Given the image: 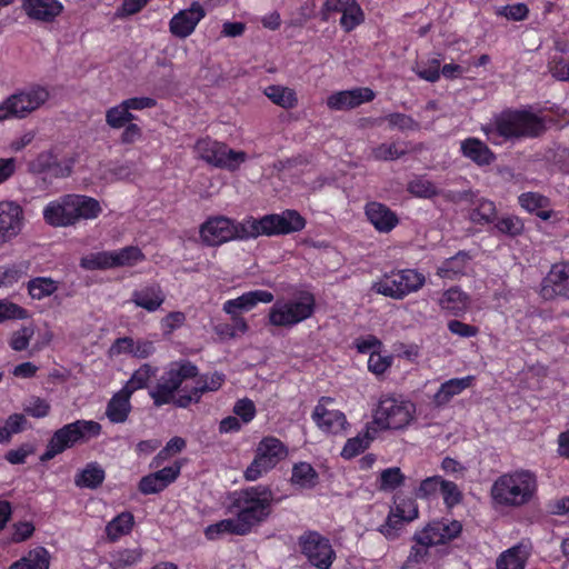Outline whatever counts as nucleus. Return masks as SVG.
Wrapping results in <instances>:
<instances>
[{"instance_id":"1","label":"nucleus","mask_w":569,"mask_h":569,"mask_svg":"<svg viewBox=\"0 0 569 569\" xmlns=\"http://www.w3.org/2000/svg\"><path fill=\"white\" fill-rule=\"evenodd\" d=\"M538 479L528 469L505 472L496 478L490 488L491 502L496 508H519L536 497Z\"/></svg>"},{"instance_id":"2","label":"nucleus","mask_w":569,"mask_h":569,"mask_svg":"<svg viewBox=\"0 0 569 569\" xmlns=\"http://www.w3.org/2000/svg\"><path fill=\"white\" fill-rule=\"evenodd\" d=\"M487 139L493 144L508 140L538 136L543 123L537 116L527 111H503L481 127Z\"/></svg>"},{"instance_id":"3","label":"nucleus","mask_w":569,"mask_h":569,"mask_svg":"<svg viewBox=\"0 0 569 569\" xmlns=\"http://www.w3.org/2000/svg\"><path fill=\"white\" fill-rule=\"evenodd\" d=\"M272 501L271 489L262 485L246 488L237 495L232 508L246 535L269 517Z\"/></svg>"},{"instance_id":"4","label":"nucleus","mask_w":569,"mask_h":569,"mask_svg":"<svg viewBox=\"0 0 569 569\" xmlns=\"http://www.w3.org/2000/svg\"><path fill=\"white\" fill-rule=\"evenodd\" d=\"M316 310V299L308 291L292 298H280L270 307L267 320L274 328L292 329L311 318Z\"/></svg>"},{"instance_id":"5","label":"nucleus","mask_w":569,"mask_h":569,"mask_svg":"<svg viewBox=\"0 0 569 569\" xmlns=\"http://www.w3.org/2000/svg\"><path fill=\"white\" fill-rule=\"evenodd\" d=\"M416 411V405L402 396H382L372 413L373 431L405 429L415 421Z\"/></svg>"},{"instance_id":"6","label":"nucleus","mask_w":569,"mask_h":569,"mask_svg":"<svg viewBox=\"0 0 569 569\" xmlns=\"http://www.w3.org/2000/svg\"><path fill=\"white\" fill-rule=\"evenodd\" d=\"M100 432V423L93 420H77L64 425L53 432L40 460L47 462L76 443L98 437Z\"/></svg>"},{"instance_id":"7","label":"nucleus","mask_w":569,"mask_h":569,"mask_svg":"<svg viewBox=\"0 0 569 569\" xmlns=\"http://www.w3.org/2000/svg\"><path fill=\"white\" fill-rule=\"evenodd\" d=\"M426 283L423 273L416 269H398L385 273L371 284V291L392 299H403L419 291Z\"/></svg>"},{"instance_id":"8","label":"nucleus","mask_w":569,"mask_h":569,"mask_svg":"<svg viewBox=\"0 0 569 569\" xmlns=\"http://www.w3.org/2000/svg\"><path fill=\"white\" fill-rule=\"evenodd\" d=\"M198 377V368L188 360L173 361L168 366V369L150 391L157 407L168 405L177 401L174 393L189 378Z\"/></svg>"},{"instance_id":"9","label":"nucleus","mask_w":569,"mask_h":569,"mask_svg":"<svg viewBox=\"0 0 569 569\" xmlns=\"http://www.w3.org/2000/svg\"><path fill=\"white\" fill-rule=\"evenodd\" d=\"M50 97L48 88L33 84L0 102V121L10 118L23 119L43 106Z\"/></svg>"},{"instance_id":"10","label":"nucleus","mask_w":569,"mask_h":569,"mask_svg":"<svg viewBox=\"0 0 569 569\" xmlns=\"http://www.w3.org/2000/svg\"><path fill=\"white\" fill-rule=\"evenodd\" d=\"M288 456L287 446L276 437H264L257 445L254 458L244 470V479L256 481Z\"/></svg>"},{"instance_id":"11","label":"nucleus","mask_w":569,"mask_h":569,"mask_svg":"<svg viewBox=\"0 0 569 569\" xmlns=\"http://www.w3.org/2000/svg\"><path fill=\"white\" fill-rule=\"evenodd\" d=\"M194 152L207 163L228 171L238 170L248 160L244 151L233 150L226 143L210 138L199 139L194 146Z\"/></svg>"},{"instance_id":"12","label":"nucleus","mask_w":569,"mask_h":569,"mask_svg":"<svg viewBox=\"0 0 569 569\" xmlns=\"http://www.w3.org/2000/svg\"><path fill=\"white\" fill-rule=\"evenodd\" d=\"M301 553L317 569H330L336 552L330 540L317 531H308L298 541Z\"/></svg>"},{"instance_id":"13","label":"nucleus","mask_w":569,"mask_h":569,"mask_svg":"<svg viewBox=\"0 0 569 569\" xmlns=\"http://www.w3.org/2000/svg\"><path fill=\"white\" fill-rule=\"evenodd\" d=\"M333 398L321 397L311 413V418L322 432L337 436L345 433L350 425L346 415L333 408Z\"/></svg>"},{"instance_id":"14","label":"nucleus","mask_w":569,"mask_h":569,"mask_svg":"<svg viewBox=\"0 0 569 569\" xmlns=\"http://www.w3.org/2000/svg\"><path fill=\"white\" fill-rule=\"evenodd\" d=\"M199 234L201 241L210 247L239 240V222L226 216H212L200 226Z\"/></svg>"},{"instance_id":"15","label":"nucleus","mask_w":569,"mask_h":569,"mask_svg":"<svg viewBox=\"0 0 569 569\" xmlns=\"http://www.w3.org/2000/svg\"><path fill=\"white\" fill-rule=\"evenodd\" d=\"M340 13V26L349 32L358 27L365 19V14L356 0H326L321 14L325 20H329L332 14Z\"/></svg>"},{"instance_id":"16","label":"nucleus","mask_w":569,"mask_h":569,"mask_svg":"<svg viewBox=\"0 0 569 569\" xmlns=\"http://www.w3.org/2000/svg\"><path fill=\"white\" fill-rule=\"evenodd\" d=\"M462 526L457 520H437L429 522L423 529L417 531L413 539L432 546L443 545L455 539L461 532Z\"/></svg>"},{"instance_id":"17","label":"nucleus","mask_w":569,"mask_h":569,"mask_svg":"<svg viewBox=\"0 0 569 569\" xmlns=\"http://www.w3.org/2000/svg\"><path fill=\"white\" fill-rule=\"evenodd\" d=\"M206 17V10L194 1L188 9L180 10L169 21V30L172 36L186 39L191 36L198 23Z\"/></svg>"},{"instance_id":"18","label":"nucleus","mask_w":569,"mask_h":569,"mask_svg":"<svg viewBox=\"0 0 569 569\" xmlns=\"http://www.w3.org/2000/svg\"><path fill=\"white\" fill-rule=\"evenodd\" d=\"M540 295L546 300L557 296L569 299V261L555 263L548 274L543 278Z\"/></svg>"},{"instance_id":"19","label":"nucleus","mask_w":569,"mask_h":569,"mask_svg":"<svg viewBox=\"0 0 569 569\" xmlns=\"http://www.w3.org/2000/svg\"><path fill=\"white\" fill-rule=\"evenodd\" d=\"M418 517V507L412 499L396 501V506L388 516L386 523L380 527V532L388 539H395L403 522H409Z\"/></svg>"},{"instance_id":"20","label":"nucleus","mask_w":569,"mask_h":569,"mask_svg":"<svg viewBox=\"0 0 569 569\" xmlns=\"http://www.w3.org/2000/svg\"><path fill=\"white\" fill-rule=\"evenodd\" d=\"M23 210L14 201L0 202V243L16 238L23 228Z\"/></svg>"},{"instance_id":"21","label":"nucleus","mask_w":569,"mask_h":569,"mask_svg":"<svg viewBox=\"0 0 569 569\" xmlns=\"http://www.w3.org/2000/svg\"><path fill=\"white\" fill-rule=\"evenodd\" d=\"M226 376L222 372L204 373L197 378L194 387L184 395L178 397L176 405L181 408L192 402H198L203 393L216 392L224 383Z\"/></svg>"},{"instance_id":"22","label":"nucleus","mask_w":569,"mask_h":569,"mask_svg":"<svg viewBox=\"0 0 569 569\" xmlns=\"http://www.w3.org/2000/svg\"><path fill=\"white\" fill-rule=\"evenodd\" d=\"M274 299L273 295L267 290H252L241 296L229 299L223 302L222 310L230 317H241V312H248L257 307L258 303H270Z\"/></svg>"},{"instance_id":"23","label":"nucleus","mask_w":569,"mask_h":569,"mask_svg":"<svg viewBox=\"0 0 569 569\" xmlns=\"http://www.w3.org/2000/svg\"><path fill=\"white\" fill-rule=\"evenodd\" d=\"M376 94L370 88H355L333 92L327 98V106L331 110H348L370 102Z\"/></svg>"},{"instance_id":"24","label":"nucleus","mask_w":569,"mask_h":569,"mask_svg":"<svg viewBox=\"0 0 569 569\" xmlns=\"http://www.w3.org/2000/svg\"><path fill=\"white\" fill-rule=\"evenodd\" d=\"M43 220L51 227L64 228L73 224L70 194L61 196L43 208Z\"/></svg>"},{"instance_id":"25","label":"nucleus","mask_w":569,"mask_h":569,"mask_svg":"<svg viewBox=\"0 0 569 569\" xmlns=\"http://www.w3.org/2000/svg\"><path fill=\"white\" fill-rule=\"evenodd\" d=\"M26 14L36 21L53 22L64 7L59 0H22Z\"/></svg>"},{"instance_id":"26","label":"nucleus","mask_w":569,"mask_h":569,"mask_svg":"<svg viewBox=\"0 0 569 569\" xmlns=\"http://www.w3.org/2000/svg\"><path fill=\"white\" fill-rule=\"evenodd\" d=\"M261 236H274L271 214L261 218L249 216L239 221V240L256 239Z\"/></svg>"},{"instance_id":"27","label":"nucleus","mask_w":569,"mask_h":569,"mask_svg":"<svg viewBox=\"0 0 569 569\" xmlns=\"http://www.w3.org/2000/svg\"><path fill=\"white\" fill-rule=\"evenodd\" d=\"M69 194L73 216V224H77L80 220L97 219L101 214L102 207L97 199L86 194Z\"/></svg>"},{"instance_id":"28","label":"nucleus","mask_w":569,"mask_h":569,"mask_svg":"<svg viewBox=\"0 0 569 569\" xmlns=\"http://www.w3.org/2000/svg\"><path fill=\"white\" fill-rule=\"evenodd\" d=\"M531 555V546L520 542L505 550L497 559V569H525Z\"/></svg>"},{"instance_id":"29","label":"nucleus","mask_w":569,"mask_h":569,"mask_svg":"<svg viewBox=\"0 0 569 569\" xmlns=\"http://www.w3.org/2000/svg\"><path fill=\"white\" fill-rule=\"evenodd\" d=\"M461 154L478 166H488L496 159L495 153L478 138H467L460 142Z\"/></svg>"},{"instance_id":"30","label":"nucleus","mask_w":569,"mask_h":569,"mask_svg":"<svg viewBox=\"0 0 569 569\" xmlns=\"http://www.w3.org/2000/svg\"><path fill=\"white\" fill-rule=\"evenodd\" d=\"M475 382L473 376L462 378H452L443 383L433 396V402L437 407L447 405L453 397L459 396Z\"/></svg>"},{"instance_id":"31","label":"nucleus","mask_w":569,"mask_h":569,"mask_svg":"<svg viewBox=\"0 0 569 569\" xmlns=\"http://www.w3.org/2000/svg\"><path fill=\"white\" fill-rule=\"evenodd\" d=\"M366 216L375 228L381 232H389L398 224L397 216L387 206L379 202L368 203Z\"/></svg>"},{"instance_id":"32","label":"nucleus","mask_w":569,"mask_h":569,"mask_svg":"<svg viewBox=\"0 0 569 569\" xmlns=\"http://www.w3.org/2000/svg\"><path fill=\"white\" fill-rule=\"evenodd\" d=\"M166 296L157 284L146 286L132 292V302L148 312L157 311L164 302Z\"/></svg>"},{"instance_id":"33","label":"nucleus","mask_w":569,"mask_h":569,"mask_svg":"<svg viewBox=\"0 0 569 569\" xmlns=\"http://www.w3.org/2000/svg\"><path fill=\"white\" fill-rule=\"evenodd\" d=\"M271 216L274 236L298 232L306 227V219L296 210L288 209Z\"/></svg>"},{"instance_id":"34","label":"nucleus","mask_w":569,"mask_h":569,"mask_svg":"<svg viewBox=\"0 0 569 569\" xmlns=\"http://www.w3.org/2000/svg\"><path fill=\"white\" fill-rule=\"evenodd\" d=\"M132 393L123 387L116 392L108 402L106 416L113 423L124 422L131 411L130 398Z\"/></svg>"},{"instance_id":"35","label":"nucleus","mask_w":569,"mask_h":569,"mask_svg":"<svg viewBox=\"0 0 569 569\" xmlns=\"http://www.w3.org/2000/svg\"><path fill=\"white\" fill-rule=\"evenodd\" d=\"M470 263L471 257L467 252L460 251L456 256L443 261L438 268L437 274L443 279H456L468 272Z\"/></svg>"},{"instance_id":"36","label":"nucleus","mask_w":569,"mask_h":569,"mask_svg":"<svg viewBox=\"0 0 569 569\" xmlns=\"http://www.w3.org/2000/svg\"><path fill=\"white\" fill-rule=\"evenodd\" d=\"M439 305L453 316H460L467 311L470 305L469 296L458 288L445 291L439 299Z\"/></svg>"},{"instance_id":"37","label":"nucleus","mask_w":569,"mask_h":569,"mask_svg":"<svg viewBox=\"0 0 569 569\" xmlns=\"http://www.w3.org/2000/svg\"><path fill=\"white\" fill-rule=\"evenodd\" d=\"M49 551L44 547H36L14 561L8 569H49Z\"/></svg>"},{"instance_id":"38","label":"nucleus","mask_w":569,"mask_h":569,"mask_svg":"<svg viewBox=\"0 0 569 569\" xmlns=\"http://www.w3.org/2000/svg\"><path fill=\"white\" fill-rule=\"evenodd\" d=\"M58 157L53 150H47L40 152L33 160L29 162V169L34 173H42L49 170H53L56 176H68L71 172V163L64 169H60L57 166Z\"/></svg>"},{"instance_id":"39","label":"nucleus","mask_w":569,"mask_h":569,"mask_svg":"<svg viewBox=\"0 0 569 569\" xmlns=\"http://www.w3.org/2000/svg\"><path fill=\"white\" fill-rule=\"evenodd\" d=\"M264 96L272 101V103L283 108L293 109L298 106V97L293 89L280 84H271L263 89Z\"/></svg>"},{"instance_id":"40","label":"nucleus","mask_w":569,"mask_h":569,"mask_svg":"<svg viewBox=\"0 0 569 569\" xmlns=\"http://www.w3.org/2000/svg\"><path fill=\"white\" fill-rule=\"evenodd\" d=\"M142 559L140 548H120L111 551L108 556V565L111 569H126L139 563Z\"/></svg>"},{"instance_id":"41","label":"nucleus","mask_w":569,"mask_h":569,"mask_svg":"<svg viewBox=\"0 0 569 569\" xmlns=\"http://www.w3.org/2000/svg\"><path fill=\"white\" fill-rule=\"evenodd\" d=\"M134 525V517L131 512L124 511L114 517L106 526V535L110 541H117L131 532Z\"/></svg>"},{"instance_id":"42","label":"nucleus","mask_w":569,"mask_h":569,"mask_svg":"<svg viewBox=\"0 0 569 569\" xmlns=\"http://www.w3.org/2000/svg\"><path fill=\"white\" fill-rule=\"evenodd\" d=\"M520 206L529 212H535L540 219L548 220L551 217V210H548L549 201L546 197L527 192L519 197Z\"/></svg>"},{"instance_id":"43","label":"nucleus","mask_w":569,"mask_h":569,"mask_svg":"<svg viewBox=\"0 0 569 569\" xmlns=\"http://www.w3.org/2000/svg\"><path fill=\"white\" fill-rule=\"evenodd\" d=\"M223 535H237V536L246 535L242 527L238 522L236 516L220 520L216 523L208 526L204 529V536L209 540H216Z\"/></svg>"},{"instance_id":"44","label":"nucleus","mask_w":569,"mask_h":569,"mask_svg":"<svg viewBox=\"0 0 569 569\" xmlns=\"http://www.w3.org/2000/svg\"><path fill=\"white\" fill-rule=\"evenodd\" d=\"M104 480V471L98 463H89L76 475L74 483L79 488L94 489Z\"/></svg>"},{"instance_id":"45","label":"nucleus","mask_w":569,"mask_h":569,"mask_svg":"<svg viewBox=\"0 0 569 569\" xmlns=\"http://www.w3.org/2000/svg\"><path fill=\"white\" fill-rule=\"evenodd\" d=\"M370 429V427H367L365 431L358 433L356 437L349 438L346 441L340 453L343 459H352L369 448L373 439Z\"/></svg>"},{"instance_id":"46","label":"nucleus","mask_w":569,"mask_h":569,"mask_svg":"<svg viewBox=\"0 0 569 569\" xmlns=\"http://www.w3.org/2000/svg\"><path fill=\"white\" fill-rule=\"evenodd\" d=\"M318 481V473L308 462L296 463L292 468L291 482L300 488H313Z\"/></svg>"},{"instance_id":"47","label":"nucleus","mask_w":569,"mask_h":569,"mask_svg":"<svg viewBox=\"0 0 569 569\" xmlns=\"http://www.w3.org/2000/svg\"><path fill=\"white\" fill-rule=\"evenodd\" d=\"M231 323H218L214 332L221 340H229L246 335L249 330L247 320L243 317H230Z\"/></svg>"},{"instance_id":"48","label":"nucleus","mask_w":569,"mask_h":569,"mask_svg":"<svg viewBox=\"0 0 569 569\" xmlns=\"http://www.w3.org/2000/svg\"><path fill=\"white\" fill-rule=\"evenodd\" d=\"M113 268L132 267L144 260V254L138 247L129 246L112 250Z\"/></svg>"},{"instance_id":"49","label":"nucleus","mask_w":569,"mask_h":569,"mask_svg":"<svg viewBox=\"0 0 569 569\" xmlns=\"http://www.w3.org/2000/svg\"><path fill=\"white\" fill-rule=\"evenodd\" d=\"M28 420L22 413L10 415L3 426H0V443H7L13 435L20 433L27 429Z\"/></svg>"},{"instance_id":"50","label":"nucleus","mask_w":569,"mask_h":569,"mask_svg":"<svg viewBox=\"0 0 569 569\" xmlns=\"http://www.w3.org/2000/svg\"><path fill=\"white\" fill-rule=\"evenodd\" d=\"M133 119L134 116L128 109L124 100L121 101L119 104L109 108L106 111V122L112 129L123 128Z\"/></svg>"},{"instance_id":"51","label":"nucleus","mask_w":569,"mask_h":569,"mask_svg":"<svg viewBox=\"0 0 569 569\" xmlns=\"http://www.w3.org/2000/svg\"><path fill=\"white\" fill-rule=\"evenodd\" d=\"M440 57H433L428 60L417 61L413 71L416 74L426 81L436 82L440 79Z\"/></svg>"},{"instance_id":"52","label":"nucleus","mask_w":569,"mask_h":569,"mask_svg":"<svg viewBox=\"0 0 569 569\" xmlns=\"http://www.w3.org/2000/svg\"><path fill=\"white\" fill-rule=\"evenodd\" d=\"M57 289V281L48 277H38L28 282L29 295L37 300L51 296Z\"/></svg>"},{"instance_id":"53","label":"nucleus","mask_w":569,"mask_h":569,"mask_svg":"<svg viewBox=\"0 0 569 569\" xmlns=\"http://www.w3.org/2000/svg\"><path fill=\"white\" fill-rule=\"evenodd\" d=\"M156 373L157 368L144 363L132 373L131 378L126 382L123 388L133 393L136 390L144 388L149 380L156 376Z\"/></svg>"},{"instance_id":"54","label":"nucleus","mask_w":569,"mask_h":569,"mask_svg":"<svg viewBox=\"0 0 569 569\" xmlns=\"http://www.w3.org/2000/svg\"><path fill=\"white\" fill-rule=\"evenodd\" d=\"M112 250L99 251L83 257L80 266L86 270L111 269L113 268Z\"/></svg>"},{"instance_id":"55","label":"nucleus","mask_w":569,"mask_h":569,"mask_svg":"<svg viewBox=\"0 0 569 569\" xmlns=\"http://www.w3.org/2000/svg\"><path fill=\"white\" fill-rule=\"evenodd\" d=\"M34 333L36 327L32 323L22 326L11 333L9 339L10 348L14 351L26 350L29 347Z\"/></svg>"},{"instance_id":"56","label":"nucleus","mask_w":569,"mask_h":569,"mask_svg":"<svg viewBox=\"0 0 569 569\" xmlns=\"http://www.w3.org/2000/svg\"><path fill=\"white\" fill-rule=\"evenodd\" d=\"M405 481V475L400 468L391 467L381 471L379 477V488L383 491H393Z\"/></svg>"},{"instance_id":"57","label":"nucleus","mask_w":569,"mask_h":569,"mask_svg":"<svg viewBox=\"0 0 569 569\" xmlns=\"http://www.w3.org/2000/svg\"><path fill=\"white\" fill-rule=\"evenodd\" d=\"M28 266L24 263L11 264L0 268V288L10 287L27 274Z\"/></svg>"},{"instance_id":"58","label":"nucleus","mask_w":569,"mask_h":569,"mask_svg":"<svg viewBox=\"0 0 569 569\" xmlns=\"http://www.w3.org/2000/svg\"><path fill=\"white\" fill-rule=\"evenodd\" d=\"M28 318V311L19 305L7 299L0 300V323L8 320H23Z\"/></svg>"},{"instance_id":"59","label":"nucleus","mask_w":569,"mask_h":569,"mask_svg":"<svg viewBox=\"0 0 569 569\" xmlns=\"http://www.w3.org/2000/svg\"><path fill=\"white\" fill-rule=\"evenodd\" d=\"M408 190L410 193L419 198H431L438 194V188L423 177H419L410 181Z\"/></svg>"},{"instance_id":"60","label":"nucleus","mask_w":569,"mask_h":569,"mask_svg":"<svg viewBox=\"0 0 569 569\" xmlns=\"http://www.w3.org/2000/svg\"><path fill=\"white\" fill-rule=\"evenodd\" d=\"M232 411L243 425L251 422L257 415L254 402L249 398H242L236 401Z\"/></svg>"},{"instance_id":"61","label":"nucleus","mask_w":569,"mask_h":569,"mask_svg":"<svg viewBox=\"0 0 569 569\" xmlns=\"http://www.w3.org/2000/svg\"><path fill=\"white\" fill-rule=\"evenodd\" d=\"M496 228L501 233L516 237L522 233L525 227L523 222L518 217L503 216L497 221Z\"/></svg>"},{"instance_id":"62","label":"nucleus","mask_w":569,"mask_h":569,"mask_svg":"<svg viewBox=\"0 0 569 569\" xmlns=\"http://www.w3.org/2000/svg\"><path fill=\"white\" fill-rule=\"evenodd\" d=\"M34 525L31 521H17L11 526L9 541L20 543L30 539L34 533Z\"/></svg>"},{"instance_id":"63","label":"nucleus","mask_w":569,"mask_h":569,"mask_svg":"<svg viewBox=\"0 0 569 569\" xmlns=\"http://www.w3.org/2000/svg\"><path fill=\"white\" fill-rule=\"evenodd\" d=\"M496 216L495 203L490 200H480L471 213V219L478 223H488Z\"/></svg>"},{"instance_id":"64","label":"nucleus","mask_w":569,"mask_h":569,"mask_svg":"<svg viewBox=\"0 0 569 569\" xmlns=\"http://www.w3.org/2000/svg\"><path fill=\"white\" fill-rule=\"evenodd\" d=\"M392 360V356L382 355L380 350L377 352H372L368 359V369L376 376H380L391 367Z\"/></svg>"}]
</instances>
